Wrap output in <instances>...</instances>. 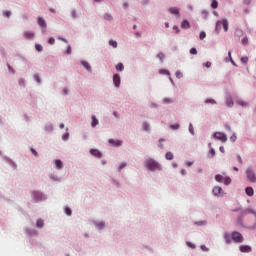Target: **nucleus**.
<instances>
[{
	"label": "nucleus",
	"instance_id": "nucleus-1",
	"mask_svg": "<svg viewBox=\"0 0 256 256\" xmlns=\"http://www.w3.org/2000/svg\"><path fill=\"white\" fill-rule=\"evenodd\" d=\"M144 165L149 169V171H161V164H159V162L155 161L154 159H147Z\"/></svg>",
	"mask_w": 256,
	"mask_h": 256
},
{
	"label": "nucleus",
	"instance_id": "nucleus-2",
	"mask_svg": "<svg viewBox=\"0 0 256 256\" xmlns=\"http://www.w3.org/2000/svg\"><path fill=\"white\" fill-rule=\"evenodd\" d=\"M249 214L253 215L252 216L253 223H248L249 229H256V212L253 211V209L247 208L246 210H244L242 212V217H245V215H249Z\"/></svg>",
	"mask_w": 256,
	"mask_h": 256
},
{
	"label": "nucleus",
	"instance_id": "nucleus-3",
	"mask_svg": "<svg viewBox=\"0 0 256 256\" xmlns=\"http://www.w3.org/2000/svg\"><path fill=\"white\" fill-rule=\"evenodd\" d=\"M222 27L225 32L229 31V22L227 21V19L219 20L216 22V32L219 33Z\"/></svg>",
	"mask_w": 256,
	"mask_h": 256
},
{
	"label": "nucleus",
	"instance_id": "nucleus-4",
	"mask_svg": "<svg viewBox=\"0 0 256 256\" xmlns=\"http://www.w3.org/2000/svg\"><path fill=\"white\" fill-rule=\"evenodd\" d=\"M215 181H217L218 183H224V185H231V179L229 178V176L217 174L215 176Z\"/></svg>",
	"mask_w": 256,
	"mask_h": 256
},
{
	"label": "nucleus",
	"instance_id": "nucleus-5",
	"mask_svg": "<svg viewBox=\"0 0 256 256\" xmlns=\"http://www.w3.org/2000/svg\"><path fill=\"white\" fill-rule=\"evenodd\" d=\"M231 238L234 243H243L244 241L243 235L237 231L232 232Z\"/></svg>",
	"mask_w": 256,
	"mask_h": 256
},
{
	"label": "nucleus",
	"instance_id": "nucleus-6",
	"mask_svg": "<svg viewBox=\"0 0 256 256\" xmlns=\"http://www.w3.org/2000/svg\"><path fill=\"white\" fill-rule=\"evenodd\" d=\"M246 177H247L248 181H250V183H256V175H255V172L253 171V169L248 168L246 170Z\"/></svg>",
	"mask_w": 256,
	"mask_h": 256
},
{
	"label": "nucleus",
	"instance_id": "nucleus-7",
	"mask_svg": "<svg viewBox=\"0 0 256 256\" xmlns=\"http://www.w3.org/2000/svg\"><path fill=\"white\" fill-rule=\"evenodd\" d=\"M215 139H218V141H221L222 143H226L227 141V135L223 132H216L214 133Z\"/></svg>",
	"mask_w": 256,
	"mask_h": 256
},
{
	"label": "nucleus",
	"instance_id": "nucleus-8",
	"mask_svg": "<svg viewBox=\"0 0 256 256\" xmlns=\"http://www.w3.org/2000/svg\"><path fill=\"white\" fill-rule=\"evenodd\" d=\"M23 37H24V39H28V40L34 39L35 38V32H33V31H24L23 32Z\"/></svg>",
	"mask_w": 256,
	"mask_h": 256
},
{
	"label": "nucleus",
	"instance_id": "nucleus-9",
	"mask_svg": "<svg viewBox=\"0 0 256 256\" xmlns=\"http://www.w3.org/2000/svg\"><path fill=\"white\" fill-rule=\"evenodd\" d=\"M212 193L215 195V197H219L223 193V188L215 186L212 190Z\"/></svg>",
	"mask_w": 256,
	"mask_h": 256
},
{
	"label": "nucleus",
	"instance_id": "nucleus-10",
	"mask_svg": "<svg viewBox=\"0 0 256 256\" xmlns=\"http://www.w3.org/2000/svg\"><path fill=\"white\" fill-rule=\"evenodd\" d=\"M113 83H114L115 87H120V85H121V76H119V74H115L113 76Z\"/></svg>",
	"mask_w": 256,
	"mask_h": 256
},
{
	"label": "nucleus",
	"instance_id": "nucleus-11",
	"mask_svg": "<svg viewBox=\"0 0 256 256\" xmlns=\"http://www.w3.org/2000/svg\"><path fill=\"white\" fill-rule=\"evenodd\" d=\"M90 153L91 155H93V157H97V159H101V157H103V154L101 153V151L97 149H91Z\"/></svg>",
	"mask_w": 256,
	"mask_h": 256
},
{
	"label": "nucleus",
	"instance_id": "nucleus-12",
	"mask_svg": "<svg viewBox=\"0 0 256 256\" xmlns=\"http://www.w3.org/2000/svg\"><path fill=\"white\" fill-rule=\"evenodd\" d=\"M37 22L42 29H47V22H45V19H43L42 17H38Z\"/></svg>",
	"mask_w": 256,
	"mask_h": 256
},
{
	"label": "nucleus",
	"instance_id": "nucleus-13",
	"mask_svg": "<svg viewBox=\"0 0 256 256\" xmlns=\"http://www.w3.org/2000/svg\"><path fill=\"white\" fill-rule=\"evenodd\" d=\"M239 249L241 253H251V246L241 245Z\"/></svg>",
	"mask_w": 256,
	"mask_h": 256
},
{
	"label": "nucleus",
	"instance_id": "nucleus-14",
	"mask_svg": "<svg viewBox=\"0 0 256 256\" xmlns=\"http://www.w3.org/2000/svg\"><path fill=\"white\" fill-rule=\"evenodd\" d=\"M32 195L35 201H41V199H43V194H41V192L34 191Z\"/></svg>",
	"mask_w": 256,
	"mask_h": 256
},
{
	"label": "nucleus",
	"instance_id": "nucleus-15",
	"mask_svg": "<svg viewBox=\"0 0 256 256\" xmlns=\"http://www.w3.org/2000/svg\"><path fill=\"white\" fill-rule=\"evenodd\" d=\"M245 193H246V195H248V197H253V195H254V190H253V187H247L246 189H245Z\"/></svg>",
	"mask_w": 256,
	"mask_h": 256
},
{
	"label": "nucleus",
	"instance_id": "nucleus-16",
	"mask_svg": "<svg viewBox=\"0 0 256 256\" xmlns=\"http://www.w3.org/2000/svg\"><path fill=\"white\" fill-rule=\"evenodd\" d=\"M91 119V127H97V125H99V120L97 119V117L95 115H92Z\"/></svg>",
	"mask_w": 256,
	"mask_h": 256
},
{
	"label": "nucleus",
	"instance_id": "nucleus-17",
	"mask_svg": "<svg viewBox=\"0 0 256 256\" xmlns=\"http://www.w3.org/2000/svg\"><path fill=\"white\" fill-rule=\"evenodd\" d=\"M191 27V24L189 23V21L187 20H184L182 23H181V28L182 29H189Z\"/></svg>",
	"mask_w": 256,
	"mask_h": 256
},
{
	"label": "nucleus",
	"instance_id": "nucleus-18",
	"mask_svg": "<svg viewBox=\"0 0 256 256\" xmlns=\"http://www.w3.org/2000/svg\"><path fill=\"white\" fill-rule=\"evenodd\" d=\"M109 143L111 144V145H114L115 147H119V146H121V141H119V140H117V141H115L114 139H110L109 140Z\"/></svg>",
	"mask_w": 256,
	"mask_h": 256
},
{
	"label": "nucleus",
	"instance_id": "nucleus-19",
	"mask_svg": "<svg viewBox=\"0 0 256 256\" xmlns=\"http://www.w3.org/2000/svg\"><path fill=\"white\" fill-rule=\"evenodd\" d=\"M169 12L172 14V15H179V10L177 7H171L169 8Z\"/></svg>",
	"mask_w": 256,
	"mask_h": 256
},
{
	"label": "nucleus",
	"instance_id": "nucleus-20",
	"mask_svg": "<svg viewBox=\"0 0 256 256\" xmlns=\"http://www.w3.org/2000/svg\"><path fill=\"white\" fill-rule=\"evenodd\" d=\"M81 63L84 69H86L87 71H91V65H89V62L82 61Z\"/></svg>",
	"mask_w": 256,
	"mask_h": 256
},
{
	"label": "nucleus",
	"instance_id": "nucleus-21",
	"mask_svg": "<svg viewBox=\"0 0 256 256\" xmlns=\"http://www.w3.org/2000/svg\"><path fill=\"white\" fill-rule=\"evenodd\" d=\"M55 167L56 169H63V162H61V160H56Z\"/></svg>",
	"mask_w": 256,
	"mask_h": 256
},
{
	"label": "nucleus",
	"instance_id": "nucleus-22",
	"mask_svg": "<svg viewBox=\"0 0 256 256\" xmlns=\"http://www.w3.org/2000/svg\"><path fill=\"white\" fill-rule=\"evenodd\" d=\"M226 105H227V107H233V98L228 97L226 99Z\"/></svg>",
	"mask_w": 256,
	"mask_h": 256
},
{
	"label": "nucleus",
	"instance_id": "nucleus-23",
	"mask_svg": "<svg viewBox=\"0 0 256 256\" xmlns=\"http://www.w3.org/2000/svg\"><path fill=\"white\" fill-rule=\"evenodd\" d=\"M224 239L227 244L231 243V236L229 235V233L224 234Z\"/></svg>",
	"mask_w": 256,
	"mask_h": 256
},
{
	"label": "nucleus",
	"instance_id": "nucleus-24",
	"mask_svg": "<svg viewBox=\"0 0 256 256\" xmlns=\"http://www.w3.org/2000/svg\"><path fill=\"white\" fill-rule=\"evenodd\" d=\"M165 157L168 161H173V153L172 152H167L165 154Z\"/></svg>",
	"mask_w": 256,
	"mask_h": 256
},
{
	"label": "nucleus",
	"instance_id": "nucleus-25",
	"mask_svg": "<svg viewBox=\"0 0 256 256\" xmlns=\"http://www.w3.org/2000/svg\"><path fill=\"white\" fill-rule=\"evenodd\" d=\"M43 225H45V223L43 222L42 219H38V220L36 221V226H37V227L41 228V227H43Z\"/></svg>",
	"mask_w": 256,
	"mask_h": 256
},
{
	"label": "nucleus",
	"instance_id": "nucleus-26",
	"mask_svg": "<svg viewBox=\"0 0 256 256\" xmlns=\"http://www.w3.org/2000/svg\"><path fill=\"white\" fill-rule=\"evenodd\" d=\"M123 69H125V66H123V63H118L116 65V70L117 71H123Z\"/></svg>",
	"mask_w": 256,
	"mask_h": 256
},
{
	"label": "nucleus",
	"instance_id": "nucleus-27",
	"mask_svg": "<svg viewBox=\"0 0 256 256\" xmlns=\"http://www.w3.org/2000/svg\"><path fill=\"white\" fill-rule=\"evenodd\" d=\"M211 7L212 9H217V7H219V3L217 2V0H212Z\"/></svg>",
	"mask_w": 256,
	"mask_h": 256
},
{
	"label": "nucleus",
	"instance_id": "nucleus-28",
	"mask_svg": "<svg viewBox=\"0 0 256 256\" xmlns=\"http://www.w3.org/2000/svg\"><path fill=\"white\" fill-rule=\"evenodd\" d=\"M242 45H249V38L247 36H245L242 40H241Z\"/></svg>",
	"mask_w": 256,
	"mask_h": 256
},
{
	"label": "nucleus",
	"instance_id": "nucleus-29",
	"mask_svg": "<svg viewBox=\"0 0 256 256\" xmlns=\"http://www.w3.org/2000/svg\"><path fill=\"white\" fill-rule=\"evenodd\" d=\"M237 105H240L241 107H247V102L243 100H237Z\"/></svg>",
	"mask_w": 256,
	"mask_h": 256
},
{
	"label": "nucleus",
	"instance_id": "nucleus-30",
	"mask_svg": "<svg viewBox=\"0 0 256 256\" xmlns=\"http://www.w3.org/2000/svg\"><path fill=\"white\" fill-rule=\"evenodd\" d=\"M109 45H111V47H113L114 49H117V41H115V40H110V41H109Z\"/></svg>",
	"mask_w": 256,
	"mask_h": 256
},
{
	"label": "nucleus",
	"instance_id": "nucleus-31",
	"mask_svg": "<svg viewBox=\"0 0 256 256\" xmlns=\"http://www.w3.org/2000/svg\"><path fill=\"white\" fill-rule=\"evenodd\" d=\"M159 74H160V75H170V74H169V70H165V69L159 70Z\"/></svg>",
	"mask_w": 256,
	"mask_h": 256
},
{
	"label": "nucleus",
	"instance_id": "nucleus-32",
	"mask_svg": "<svg viewBox=\"0 0 256 256\" xmlns=\"http://www.w3.org/2000/svg\"><path fill=\"white\" fill-rule=\"evenodd\" d=\"M104 19L106 21H111L113 19V16H111V14H104Z\"/></svg>",
	"mask_w": 256,
	"mask_h": 256
},
{
	"label": "nucleus",
	"instance_id": "nucleus-33",
	"mask_svg": "<svg viewBox=\"0 0 256 256\" xmlns=\"http://www.w3.org/2000/svg\"><path fill=\"white\" fill-rule=\"evenodd\" d=\"M157 57L160 61H163L165 59V54H163V52H160L158 53Z\"/></svg>",
	"mask_w": 256,
	"mask_h": 256
},
{
	"label": "nucleus",
	"instance_id": "nucleus-34",
	"mask_svg": "<svg viewBox=\"0 0 256 256\" xmlns=\"http://www.w3.org/2000/svg\"><path fill=\"white\" fill-rule=\"evenodd\" d=\"M35 49H36V51L41 52V51H43V46H41V44H36Z\"/></svg>",
	"mask_w": 256,
	"mask_h": 256
},
{
	"label": "nucleus",
	"instance_id": "nucleus-35",
	"mask_svg": "<svg viewBox=\"0 0 256 256\" xmlns=\"http://www.w3.org/2000/svg\"><path fill=\"white\" fill-rule=\"evenodd\" d=\"M62 139H63V141H68L69 140V132H66L65 134H63Z\"/></svg>",
	"mask_w": 256,
	"mask_h": 256
},
{
	"label": "nucleus",
	"instance_id": "nucleus-36",
	"mask_svg": "<svg viewBox=\"0 0 256 256\" xmlns=\"http://www.w3.org/2000/svg\"><path fill=\"white\" fill-rule=\"evenodd\" d=\"M163 103H165L167 105L169 103H173V100H171V98H164Z\"/></svg>",
	"mask_w": 256,
	"mask_h": 256
},
{
	"label": "nucleus",
	"instance_id": "nucleus-37",
	"mask_svg": "<svg viewBox=\"0 0 256 256\" xmlns=\"http://www.w3.org/2000/svg\"><path fill=\"white\" fill-rule=\"evenodd\" d=\"M142 127L144 131H149V124L147 122H144Z\"/></svg>",
	"mask_w": 256,
	"mask_h": 256
},
{
	"label": "nucleus",
	"instance_id": "nucleus-38",
	"mask_svg": "<svg viewBox=\"0 0 256 256\" xmlns=\"http://www.w3.org/2000/svg\"><path fill=\"white\" fill-rule=\"evenodd\" d=\"M205 103H211L212 105H215L217 102L214 99H206Z\"/></svg>",
	"mask_w": 256,
	"mask_h": 256
},
{
	"label": "nucleus",
	"instance_id": "nucleus-39",
	"mask_svg": "<svg viewBox=\"0 0 256 256\" xmlns=\"http://www.w3.org/2000/svg\"><path fill=\"white\" fill-rule=\"evenodd\" d=\"M3 15H4V17H11V11H9V10H6V11H4L3 12Z\"/></svg>",
	"mask_w": 256,
	"mask_h": 256
},
{
	"label": "nucleus",
	"instance_id": "nucleus-40",
	"mask_svg": "<svg viewBox=\"0 0 256 256\" xmlns=\"http://www.w3.org/2000/svg\"><path fill=\"white\" fill-rule=\"evenodd\" d=\"M175 76L177 77V79H181L183 77V73H181V71H177L175 73Z\"/></svg>",
	"mask_w": 256,
	"mask_h": 256
},
{
	"label": "nucleus",
	"instance_id": "nucleus-41",
	"mask_svg": "<svg viewBox=\"0 0 256 256\" xmlns=\"http://www.w3.org/2000/svg\"><path fill=\"white\" fill-rule=\"evenodd\" d=\"M230 141L232 143H235L237 141V135L233 134L231 137H230Z\"/></svg>",
	"mask_w": 256,
	"mask_h": 256
},
{
	"label": "nucleus",
	"instance_id": "nucleus-42",
	"mask_svg": "<svg viewBox=\"0 0 256 256\" xmlns=\"http://www.w3.org/2000/svg\"><path fill=\"white\" fill-rule=\"evenodd\" d=\"M65 213L66 215L71 216L73 212L71 211V208H65Z\"/></svg>",
	"mask_w": 256,
	"mask_h": 256
},
{
	"label": "nucleus",
	"instance_id": "nucleus-43",
	"mask_svg": "<svg viewBox=\"0 0 256 256\" xmlns=\"http://www.w3.org/2000/svg\"><path fill=\"white\" fill-rule=\"evenodd\" d=\"M49 45H55V38L51 37L48 39Z\"/></svg>",
	"mask_w": 256,
	"mask_h": 256
},
{
	"label": "nucleus",
	"instance_id": "nucleus-44",
	"mask_svg": "<svg viewBox=\"0 0 256 256\" xmlns=\"http://www.w3.org/2000/svg\"><path fill=\"white\" fill-rule=\"evenodd\" d=\"M190 54L191 55H197V48H191L190 49Z\"/></svg>",
	"mask_w": 256,
	"mask_h": 256
},
{
	"label": "nucleus",
	"instance_id": "nucleus-45",
	"mask_svg": "<svg viewBox=\"0 0 256 256\" xmlns=\"http://www.w3.org/2000/svg\"><path fill=\"white\" fill-rule=\"evenodd\" d=\"M241 62L244 63V64H247L249 62V58L248 57H242Z\"/></svg>",
	"mask_w": 256,
	"mask_h": 256
},
{
	"label": "nucleus",
	"instance_id": "nucleus-46",
	"mask_svg": "<svg viewBox=\"0 0 256 256\" xmlns=\"http://www.w3.org/2000/svg\"><path fill=\"white\" fill-rule=\"evenodd\" d=\"M199 37L201 40H203V39H205V37H207V34L205 32H200Z\"/></svg>",
	"mask_w": 256,
	"mask_h": 256
},
{
	"label": "nucleus",
	"instance_id": "nucleus-47",
	"mask_svg": "<svg viewBox=\"0 0 256 256\" xmlns=\"http://www.w3.org/2000/svg\"><path fill=\"white\" fill-rule=\"evenodd\" d=\"M189 132H190L192 135H195V131L193 130V124H190V125H189Z\"/></svg>",
	"mask_w": 256,
	"mask_h": 256
},
{
	"label": "nucleus",
	"instance_id": "nucleus-48",
	"mask_svg": "<svg viewBox=\"0 0 256 256\" xmlns=\"http://www.w3.org/2000/svg\"><path fill=\"white\" fill-rule=\"evenodd\" d=\"M34 78H35V81H37V83H41V78L39 77V74H35Z\"/></svg>",
	"mask_w": 256,
	"mask_h": 256
},
{
	"label": "nucleus",
	"instance_id": "nucleus-49",
	"mask_svg": "<svg viewBox=\"0 0 256 256\" xmlns=\"http://www.w3.org/2000/svg\"><path fill=\"white\" fill-rule=\"evenodd\" d=\"M237 161L240 163V165H243V159L241 158V155H237Z\"/></svg>",
	"mask_w": 256,
	"mask_h": 256
},
{
	"label": "nucleus",
	"instance_id": "nucleus-50",
	"mask_svg": "<svg viewBox=\"0 0 256 256\" xmlns=\"http://www.w3.org/2000/svg\"><path fill=\"white\" fill-rule=\"evenodd\" d=\"M71 15H72L73 19H77V11L72 10Z\"/></svg>",
	"mask_w": 256,
	"mask_h": 256
},
{
	"label": "nucleus",
	"instance_id": "nucleus-51",
	"mask_svg": "<svg viewBox=\"0 0 256 256\" xmlns=\"http://www.w3.org/2000/svg\"><path fill=\"white\" fill-rule=\"evenodd\" d=\"M170 129H174V130L179 129V124L171 125V126H170Z\"/></svg>",
	"mask_w": 256,
	"mask_h": 256
},
{
	"label": "nucleus",
	"instance_id": "nucleus-52",
	"mask_svg": "<svg viewBox=\"0 0 256 256\" xmlns=\"http://www.w3.org/2000/svg\"><path fill=\"white\" fill-rule=\"evenodd\" d=\"M97 227L100 228V229H103V227H105V223L100 222V223L97 224Z\"/></svg>",
	"mask_w": 256,
	"mask_h": 256
},
{
	"label": "nucleus",
	"instance_id": "nucleus-53",
	"mask_svg": "<svg viewBox=\"0 0 256 256\" xmlns=\"http://www.w3.org/2000/svg\"><path fill=\"white\" fill-rule=\"evenodd\" d=\"M9 73H15V70L11 67V65H7Z\"/></svg>",
	"mask_w": 256,
	"mask_h": 256
},
{
	"label": "nucleus",
	"instance_id": "nucleus-54",
	"mask_svg": "<svg viewBox=\"0 0 256 256\" xmlns=\"http://www.w3.org/2000/svg\"><path fill=\"white\" fill-rule=\"evenodd\" d=\"M236 35H243V30L236 29Z\"/></svg>",
	"mask_w": 256,
	"mask_h": 256
},
{
	"label": "nucleus",
	"instance_id": "nucleus-55",
	"mask_svg": "<svg viewBox=\"0 0 256 256\" xmlns=\"http://www.w3.org/2000/svg\"><path fill=\"white\" fill-rule=\"evenodd\" d=\"M31 153L33 154V155H35V157H38V153H37V151L35 150V149H31Z\"/></svg>",
	"mask_w": 256,
	"mask_h": 256
},
{
	"label": "nucleus",
	"instance_id": "nucleus-56",
	"mask_svg": "<svg viewBox=\"0 0 256 256\" xmlns=\"http://www.w3.org/2000/svg\"><path fill=\"white\" fill-rule=\"evenodd\" d=\"M58 40H59V41H63L64 43H67V39H65V38H63V37H61V36L58 37Z\"/></svg>",
	"mask_w": 256,
	"mask_h": 256
},
{
	"label": "nucleus",
	"instance_id": "nucleus-57",
	"mask_svg": "<svg viewBox=\"0 0 256 256\" xmlns=\"http://www.w3.org/2000/svg\"><path fill=\"white\" fill-rule=\"evenodd\" d=\"M201 249H202V251H209V248H207V246H205V245H202Z\"/></svg>",
	"mask_w": 256,
	"mask_h": 256
},
{
	"label": "nucleus",
	"instance_id": "nucleus-58",
	"mask_svg": "<svg viewBox=\"0 0 256 256\" xmlns=\"http://www.w3.org/2000/svg\"><path fill=\"white\" fill-rule=\"evenodd\" d=\"M210 154H211V157H215V149L212 148V149L210 150Z\"/></svg>",
	"mask_w": 256,
	"mask_h": 256
},
{
	"label": "nucleus",
	"instance_id": "nucleus-59",
	"mask_svg": "<svg viewBox=\"0 0 256 256\" xmlns=\"http://www.w3.org/2000/svg\"><path fill=\"white\" fill-rule=\"evenodd\" d=\"M66 53L67 55H71V46H68Z\"/></svg>",
	"mask_w": 256,
	"mask_h": 256
},
{
	"label": "nucleus",
	"instance_id": "nucleus-60",
	"mask_svg": "<svg viewBox=\"0 0 256 256\" xmlns=\"http://www.w3.org/2000/svg\"><path fill=\"white\" fill-rule=\"evenodd\" d=\"M126 166H127V164L122 163V164H120L119 169L121 170V169L125 168Z\"/></svg>",
	"mask_w": 256,
	"mask_h": 256
},
{
	"label": "nucleus",
	"instance_id": "nucleus-61",
	"mask_svg": "<svg viewBox=\"0 0 256 256\" xmlns=\"http://www.w3.org/2000/svg\"><path fill=\"white\" fill-rule=\"evenodd\" d=\"M219 150H220L221 153H225V147L220 146Z\"/></svg>",
	"mask_w": 256,
	"mask_h": 256
},
{
	"label": "nucleus",
	"instance_id": "nucleus-62",
	"mask_svg": "<svg viewBox=\"0 0 256 256\" xmlns=\"http://www.w3.org/2000/svg\"><path fill=\"white\" fill-rule=\"evenodd\" d=\"M204 65L209 69V67H211V62H206Z\"/></svg>",
	"mask_w": 256,
	"mask_h": 256
},
{
	"label": "nucleus",
	"instance_id": "nucleus-63",
	"mask_svg": "<svg viewBox=\"0 0 256 256\" xmlns=\"http://www.w3.org/2000/svg\"><path fill=\"white\" fill-rule=\"evenodd\" d=\"M60 129H65V124L61 123L60 124Z\"/></svg>",
	"mask_w": 256,
	"mask_h": 256
},
{
	"label": "nucleus",
	"instance_id": "nucleus-64",
	"mask_svg": "<svg viewBox=\"0 0 256 256\" xmlns=\"http://www.w3.org/2000/svg\"><path fill=\"white\" fill-rule=\"evenodd\" d=\"M226 129H227V131H231V126L226 125Z\"/></svg>",
	"mask_w": 256,
	"mask_h": 256
}]
</instances>
